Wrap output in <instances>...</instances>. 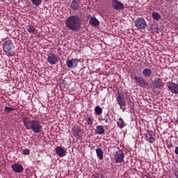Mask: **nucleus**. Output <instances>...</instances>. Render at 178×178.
Returning a JSON list of instances; mask_svg holds the SVG:
<instances>
[{"label":"nucleus","mask_w":178,"mask_h":178,"mask_svg":"<svg viewBox=\"0 0 178 178\" xmlns=\"http://www.w3.org/2000/svg\"><path fill=\"white\" fill-rule=\"evenodd\" d=\"M22 122L26 130H32V131L36 134L42 131V125H41V122L37 120H30L29 117L23 116Z\"/></svg>","instance_id":"1"},{"label":"nucleus","mask_w":178,"mask_h":178,"mask_svg":"<svg viewBox=\"0 0 178 178\" xmlns=\"http://www.w3.org/2000/svg\"><path fill=\"white\" fill-rule=\"evenodd\" d=\"M67 29L77 33L81 26V17L78 15H71L65 21Z\"/></svg>","instance_id":"2"},{"label":"nucleus","mask_w":178,"mask_h":178,"mask_svg":"<svg viewBox=\"0 0 178 178\" xmlns=\"http://www.w3.org/2000/svg\"><path fill=\"white\" fill-rule=\"evenodd\" d=\"M3 51L7 56H13L15 55V44L12 42V40H6L3 43Z\"/></svg>","instance_id":"3"},{"label":"nucleus","mask_w":178,"mask_h":178,"mask_svg":"<svg viewBox=\"0 0 178 178\" xmlns=\"http://www.w3.org/2000/svg\"><path fill=\"white\" fill-rule=\"evenodd\" d=\"M116 99L118 104L120 106V109H121L123 112L126 111L124 106H126V98H124V93L117 91L116 93Z\"/></svg>","instance_id":"4"},{"label":"nucleus","mask_w":178,"mask_h":178,"mask_svg":"<svg viewBox=\"0 0 178 178\" xmlns=\"http://www.w3.org/2000/svg\"><path fill=\"white\" fill-rule=\"evenodd\" d=\"M133 80L135 84L142 88H147V87H148V82L142 76H134Z\"/></svg>","instance_id":"5"},{"label":"nucleus","mask_w":178,"mask_h":178,"mask_svg":"<svg viewBox=\"0 0 178 178\" xmlns=\"http://www.w3.org/2000/svg\"><path fill=\"white\" fill-rule=\"evenodd\" d=\"M134 24L138 30H145V27H147V22L143 17L137 18L134 22Z\"/></svg>","instance_id":"6"},{"label":"nucleus","mask_w":178,"mask_h":178,"mask_svg":"<svg viewBox=\"0 0 178 178\" xmlns=\"http://www.w3.org/2000/svg\"><path fill=\"white\" fill-rule=\"evenodd\" d=\"M111 6L114 10H123L124 9V4L119 0H111Z\"/></svg>","instance_id":"7"},{"label":"nucleus","mask_w":178,"mask_h":178,"mask_svg":"<svg viewBox=\"0 0 178 178\" xmlns=\"http://www.w3.org/2000/svg\"><path fill=\"white\" fill-rule=\"evenodd\" d=\"M114 158L116 163H122L124 161V153L122 149H119L115 152Z\"/></svg>","instance_id":"8"},{"label":"nucleus","mask_w":178,"mask_h":178,"mask_svg":"<svg viewBox=\"0 0 178 178\" xmlns=\"http://www.w3.org/2000/svg\"><path fill=\"white\" fill-rule=\"evenodd\" d=\"M47 62L50 65H56L59 62V57L54 53H49L47 56Z\"/></svg>","instance_id":"9"},{"label":"nucleus","mask_w":178,"mask_h":178,"mask_svg":"<svg viewBox=\"0 0 178 178\" xmlns=\"http://www.w3.org/2000/svg\"><path fill=\"white\" fill-rule=\"evenodd\" d=\"M79 59L77 58H72V59H67L66 61V65L68 69H74L77 67V65H79Z\"/></svg>","instance_id":"10"},{"label":"nucleus","mask_w":178,"mask_h":178,"mask_svg":"<svg viewBox=\"0 0 178 178\" xmlns=\"http://www.w3.org/2000/svg\"><path fill=\"white\" fill-rule=\"evenodd\" d=\"M72 133L76 138H80L81 137V127L79 124L72 127Z\"/></svg>","instance_id":"11"},{"label":"nucleus","mask_w":178,"mask_h":178,"mask_svg":"<svg viewBox=\"0 0 178 178\" xmlns=\"http://www.w3.org/2000/svg\"><path fill=\"white\" fill-rule=\"evenodd\" d=\"M167 87L169 89V90L172 92L173 94H178V85L173 83V82H169L167 84Z\"/></svg>","instance_id":"12"},{"label":"nucleus","mask_w":178,"mask_h":178,"mask_svg":"<svg viewBox=\"0 0 178 178\" xmlns=\"http://www.w3.org/2000/svg\"><path fill=\"white\" fill-rule=\"evenodd\" d=\"M152 131H148L146 135L145 136V141H147V143H149L150 144H152V143L155 142V137L154 136Z\"/></svg>","instance_id":"13"},{"label":"nucleus","mask_w":178,"mask_h":178,"mask_svg":"<svg viewBox=\"0 0 178 178\" xmlns=\"http://www.w3.org/2000/svg\"><path fill=\"white\" fill-rule=\"evenodd\" d=\"M56 154L60 158H63V156H66V150L62 146H57L56 147Z\"/></svg>","instance_id":"14"},{"label":"nucleus","mask_w":178,"mask_h":178,"mask_svg":"<svg viewBox=\"0 0 178 178\" xmlns=\"http://www.w3.org/2000/svg\"><path fill=\"white\" fill-rule=\"evenodd\" d=\"M11 169L15 172V173H22L23 170H24V168H23V165L15 163L11 165Z\"/></svg>","instance_id":"15"},{"label":"nucleus","mask_w":178,"mask_h":178,"mask_svg":"<svg viewBox=\"0 0 178 178\" xmlns=\"http://www.w3.org/2000/svg\"><path fill=\"white\" fill-rule=\"evenodd\" d=\"M81 6L80 0H73L71 3V9L72 10H79Z\"/></svg>","instance_id":"16"},{"label":"nucleus","mask_w":178,"mask_h":178,"mask_svg":"<svg viewBox=\"0 0 178 178\" xmlns=\"http://www.w3.org/2000/svg\"><path fill=\"white\" fill-rule=\"evenodd\" d=\"M143 76L145 79H148L152 76V70L150 68H145L142 72Z\"/></svg>","instance_id":"17"},{"label":"nucleus","mask_w":178,"mask_h":178,"mask_svg":"<svg viewBox=\"0 0 178 178\" xmlns=\"http://www.w3.org/2000/svg\"><path fill=\"white\" fill-rule=\"evenodd\" d=\"M95 134H98L99 136H102V134H105V129L102 125H98L96 127V129L95 131Z\"/></svg>","instance_id":"18"},{"label":"nucleus","mask_w":178,"mask_h":178,"mask_svg":"<svg viewBox=\"0 0 178 178\" xmlns=\"http://www.w3.org/2000/svg\"><path fill=\"white\" fill-rule=\"evenodd\" d=\"M154 84L156 86V88H161V87H163V81L160 78H156L154 81Z\"/></svg>","instance_id":"19"},{"label":"nucleus","mask_w":178,"mask_h":178,"mask_svg":"<svg viewBox=\"0 0 178 178\" xmlns=\"http://www.w3.org/2000/svg\"><path fill=\"white\" fill-rule=\"evenodd\" d=\"M117 126L119 127V129H124L126 127V122H124V120H123L122 118H120L118 120Z\"/></svg>","instance_id":"20"},{"label":"nucleus","mask_w":178,"mask_h":178,"mask_svg":"<svg viewBox=\"0 0 178 178\" xmlns=\"http://www.w3.org/2000/svg\"><path fill=\"white\" fill-rule=\"evenodd\" d=\"M86 120V124H88V126H92L94 124V118L91 115H86V118L85 119Z\"/></svg>","instance_id":"21"},{"label":"nucleus","mask_w":178,"mask_h":178,"mask_svg":"<svg viewBox=\"0 0 178 178\" xmlns=\"http://www.w3.org/2000/svg\"><path fill=\"white\" fill-rule=\"evenodd\" d=\"M90 24H91V26H99V21H98L95 17H92L90 19Z\"/></svg>","instance_id":"22"},{"label":"nucleus","mask_w":178,"mask_h":178,"mask_svg":"<svg viewBox=\"0 0 178 178\" xmlns=\"http://www.w3.org/2000/svg\"><path fill=\"white\" fill-rule=\"evenodd\" d=\"M96 154L100 161H102V159H104V152L102 151V149H101L100 148H97L96 149Z\"/></svg>","instance_id":"23"},{"label":"nucleus","mask_w":178,"mask_h":178,"mask_svg":"<svg viewBox=\"0 0 178 178\" xmlns=\"http://www.w3.org/2000/svg\"><path fill=\"white\" fill-rule=\"evenodd\" d=\"M100 177L102 178H111V172L107 170H104L100 173Z\"/></svg>","instance_id":"24"},{"label":"nucleus","mask_w":178,"mask_h":178,"mask_svg":"<svg viewBox=\"0 0 178 178\" xmlns=\"http://www.w3.org/2000/svg\"><path fill=\"white\" fill-rule=\"evenodd\" d=\"M26 29L28 33L34 34V33L35 32V28L33 25H28L26 26Z\"/></svg>","instance_id":"25"},{"label":"nucleus","mask_w":178,"mask_h":178,"mask_svg":"<svg viewBox=\"0 0 178 178\" xmlns=\"http://www.w3.org/2000/svg\"><path fill=\"white\" fill-rule=\"evenodd\" d=\"M95 112L96 115H102V108L99 106H97L95 108Z\"/></svg>","instance_id":"26"},{"label":"nucleus","mask_w":178,"mask_h":178,"mask_svg":"<svg viewBox=\"0 0 178 178\" xmlns=\"http://www.w3.org/2000/svg\"><path fill=\"white\" fill-rule=\"evenodd\" d=\"M152 16L154 20H160L161 19V14L154 12L152 14Z\"/></svg>","instance_id":"27"},{"label":"nucleus","mask_w":178,"mask_h":178,"mask_svg":"<svg viewBox=\"0 0 178 178\" xmlns=\"http://www.w3.org/2000/svg\"><path fill=\"white\" fill-rule=\"evenodd\" d=\"M59 84L60 90L66 88V81L65 79H61L59 82Z\"/></svg>","instance_id":"28"},{"label":"nucleus","mask_w":178,"mask_h":178,"mask_svg":"<svg viewBox=\"0 0 178 178\" xmlns=\"http://www.w3.org/2000/svg\"><path fill=\"white\" fill-rule=\"evenodd\" d=\"M31 3L34 5V6H40L41 3H42V0H31Z\"/></svg>","instance_id":"29"},{"label":"nucleus","mask_w":178,"mask_h":178,"mask_svg":"<svg viewBox=\"0 0 178 178\" xmlns=\"http://www.w3.org/2000/svg\"><path fill=\"white\" fill-rule=\"evenodd\" d=\"M5 112L7 113H9L10 112H12V111H15V108L12 107L6 106L4 108Z\"/></svg>","instance_id":"30"},{"label":"nucleus","mask_w":178,"mask_h":178,"mask_svg":"<svg viewBox=\"0 0 178 178\" xmlns=\"http://www.w3.org/2000/svg\"><path fill=\"white\" fill-rule=\"evenodd\" d=\"M22 154L24 155H29L30 154V149H25L22 151Z\"/></svg>","instance_id":"31"},{"label":"nucleus","mask_w":178,"mask_h":178,"mask_svg":"<svg viewBox=\"0 0 178 178\" xmlns=\"http://www.w3.org/2000/svg\"><path fill=\"white\" fill-rule=\"evenodd\" d=\"M92 178H102L101 174L97 173L92 175Z\"/></svg>","instance_id":"32"},{"label":"nucleus","mask_w":178,"mask_h":178,"mask_svg":"<svg viewBox=\"0 0 178 178\" xmlns=\"http://www.w3.org/2000/svg\"><path fill=\"white\" fill-rule=\"evenodd\" d=\"M175 155H178V146L175 147Z\"/></svg>","instance_id":"33"},{"label":"nucleus","mask_w":178,"mask_h":178,"mask_svg":"<svg viewBox=\"0 0 178 178\" xmlns=\"http://www.w3.org/2000/svg\"><path fill=\"white\" fill-rule=\"evenodd\" d=\"M168 148H170V147H173V145L172 143L167 145Z\"/></svg>","instance_id":"34"},{"label":"nucleus","mask_w":178,"mask_h":178,"mask_svg":"<svg viewBox=\"0 0 178 178\" xmlns=\"http://www.w3.org/2000/svg\"><path fill=\"white\" fill-rule=\"evenodd\" d=\"M104 120H105L106 123H108V118L104 119Z\"/></svg>","instance_id":"35"},{"label":"nucleus","mask_w":178,"mask_h":178,"mask_svg":"<svg viewBox=\"0 0 178 178\" xmlns=\"http://www.w3.org/2000/svg\"><path fill=\"white\" fill-rule=\"evenodd\" d=\"M176 178H178V175L177 174H175Z\"/></svg>","instance_id":"36"},{"label":"nucleus","mask_w":178,"mask_h":178,"mask_svg":"<svg viewBox=\"0 0 178 178\" xmlns=\"http://www.w3.org/2000/svg\"><path fill=\"white\" fill-rule=\"evenodd\" d=\"M165 1H172V0H165Z\"/></svg>","instance_id":"37"}]
</instances>
